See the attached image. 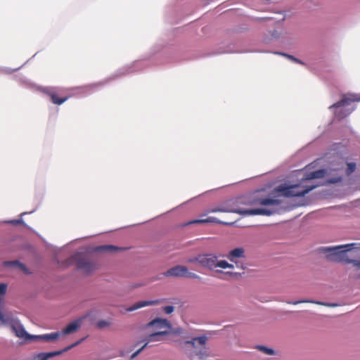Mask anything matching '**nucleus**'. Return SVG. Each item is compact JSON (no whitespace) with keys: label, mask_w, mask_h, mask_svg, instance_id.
Instances as JSON below:
<instances>
[{"label":"nucleus","mask_w":360,"mask_h":360,"mask_svg":"<svg viewBox=\"0 0 360 360\" xmlns=\"http://www.w3.org/2000/svg\"><path fill=\"white\" fill-rule=\"evenodd\" d=\"M304 301H297V302H293L294 304H297L298 303H301V302H303Z\"/></svg>","instance_id":"72a5a7b5"},{"label":"nucleus","mask_w":360,"mask_h":360,"mask_svg":"<svg viewBox=\"0 0 360 360\" xmlns=\"http://www.w3.org/2000/svg\"><path fill=\"white\" fill-rule=\"evenodd\" d=\"M352 110H347L346 112H343L342 110H341L338 114L337 117L339 120L343 119L344 117H347L348 115L351 113Z\"/></svg>","instance_id":"393cba45"},{"label":"nucleus","mask_w":360,"mask_h":360,"mask_svg":"<svg viewBox=\"0 0 360 360\" xmlns=\"http://www.w3.org/2000/svg\"><path fill=\"white\" fill-rule=\"evenodd\" d=\"M41 91L50 97L51 101L53 104L58 105L65 103L70 97L65 93V89L61 88L45 87L42 89Z\"/></svg>","instance_id":"6e6552de"},{"label":"nucleus","mask_w":360,"mask_h":360,"mask_svg":"<svg viewBox=\"0 0 360 360\" xmlns=\"http://www.w3.org/2000/svg\"><path fill=\"white\" fill-rule=\"evenodd\" d=\"M352 275L355 278H360V261L359 260H352Z\"/></svg>","instance_id":"aec40b11"},{"label":"nucleus","mask_w":360,"mask_h":360,"mask_svg":"<svg viewBox=\"0 0 360 360\" xmlns=\"http://www.w3.org/2000/svg\"><path fill=\"white\" fill-rule=\"evenodd\" d=\"M341 181V178H340V177H339V178H338V179H333V180L330 181V182H332V183H336V182H338V181Z\"/></svg>","instance_id":"2f4dec72"},{"label":"nucleus","mask_w":360,"mask_h":360,"mask_svg":"<svg viewBox=\"0 0 360 360\" xmlns=\"http://www.w3.org/2000/svg\"><path fill=\"white\" fill-rule=\"evenodd\" d=\"M347 167L346 169V174L347 176L350 175L352 173H353L356 169V163L354 162H349L347 164Z\"/></svg>","instance_id":"5701e85b"},{"label":"nucleus","mask_w":360,"mask_h":360,"mask_svg":"<svg viewBox=\"0 0 360 360\" xmlns=\"http://www.w3.org/2000/svg\"><path fill=\"white\" fill-rule=\"evenodd\" d=\"M111 322L108 320H100L96 323V327L99 329H103L109 327Z\"/></svg>","instance_id":"4be33fe9"},{"label":"nucleus","mask_w":360,"mask_h":360,"mask_svg":"<svg viewBox=\"0 0 360 360\" xmlns=\"http://www.w3.org/2000/svg\"><path fill=\"white\" fill-rule=\"evenodd\" d=\"M4 264L6 266H11V267H13V268H17V269H19L23 271H25L27 270V268H26L25 265H24L23 264L20 263L18 260L5 262L4 263Z\"/></svg>","instance_id":"a211bd4d"},{"label":"nucleus","mask_w":360,"mask_h":360,"mask_svg":"<svg viewBox=\"0 0 360 360\" xmlns=\"http://www.w3.org/2000/svg\"><path fill=\"white\" fill-rule=\"evenodd\" d=\"M278 54L283 55V56H285L286 58L290 59L293 62L303 64V63L300 60L295 58L293 56H291V55H289L287 53H278Z\"/></svg>","instance_id":"b1692460"},{"label":"nucleus","mask_w":360,"mask_h":360,"mask_svg":"<svg viewBox=\"0 0 360 360\" xmlns=\"http://www.w3.org/2000/svg\"><path fill=\"white\" fill-rule=\"evenodd\" d=\"M326 174V171L324 169H319L316 170L312 172H310L307 175V176L304 179H302V181L304 180H310V179H320L324 176Z\"/></svg>","instance_id":"f3484780"},{"label":"nucleus","mask_w":360,"mask_h":360,"mask_svg":"<svg viewBox=\"0 0 360 360\" xmlns=\"http://www.w3.org/2000/svg\"><path fill=\"white\" fill-rule=\"evenodd\" d=\"M199 258H200V255L197 257L188 259V262H190V263L198 262L200 264Z\"/></svg>","instance_id":"c85d7f7f"},{"label":"nucleus","mask_w":360,"mask_h":360,"mask_svg":"<svg viewBox=\"0 0 360 360\" xmlns=\"http://www.w3.org/2000/svg\"><path fill=\"white\" fill-rule=\"evenodd\" d=\"M7 284L1 283H0V292H6L7 290Z\"/></svg>","instance_id":"c756f323"},{"label":"nucleus","mask_w":360,"mask_h":360,"mask_svg":"<svg viewBox=\"0 0 360 360\" xmlns=\"http://www.w3.org/2000/svg\"><path fill=\"white\" fill-rule=\"evenodd\" d=\"M158 302V300H141L136 302L132 306L127 309V311H132L140 309L141 307H144L148 305L156 304Z\"/></svg>","instance_id":"dca6fc26"},{"label":"nucleus","mask_w":360,"mask_h":360,"mask_svg":"<svg viewBox=\"0 0 360 360\" xmlns=\"http://www.w3.org/2000/svg\"><path fill=\"white\" fill-rule=\"evenodd\" d=\"M360 101V95L356 94H349L348 96H343L342 98L338 102L334 103L333 105L330 107V108H338L340 107H343L345 105H349L352 102H359Z\"/></svg>","instance_id":"f8f14e48"},{"label":"nucleus","mask_w":360,"mask_h":360,"mask_svg":"<svg viewBox=\"0 0 360 360\" xmlns=\"http://www.w3.org/2000/svg\"><path fill=\"white\" fill-rule=\"evenodd\" d=\"M163 311L166 314H171L174 311V307L172 306H167L163 307Z\"/></svg>","instance_id":"bb28decb"},{"label":"nucleus","mask_w":360,"mask_h":360,"mask_svg":"<svg viewBox=\"0 0 360 360\" xmlns=\"http://www.w3.org/2000/svg\"><path fill=\"white\" fill-rule=\"evenodd\" d=\"M89 316L90 312H88L84 316L72 321L65 328H64L61 332H60V335H68L76 332L80 328L83 321Z\"/></svg>","instance_id":"9d476101"},{"label":"nucleus","mask_w":360,"mask_h":360,"mask_svg":"<svg viewBox=\"0 0 360 360\" xmlns=\"http://www.w3.org/2000/svg\"><path fill=\"white\" fill-rule=\"evenodd\" d=\"M316 303L319 304L328 306V307H336V306L339 305L338 304H330V303H323V302H317Z\"/></svg>","instance_id":"7c9ffc66"},{"label":"nucleus","mask_w":360,"mask_h":360,"mask_svg":"<svg viewBox=\"0 0 360 360\" xmlns=\"http://www.w3.org/2000/svg\"><path fill=\"white\" fill-rule=\"evenodd\" d=\"M206 341L207 338L202 336L185 342L186 352L191 359H203L209 356L205 346Z\"/></svg>","instance_id":"39448f33"},{"label":"nucleus","mask_w":360,"mask_h":360,"mask_svg":"<svg viewBox=\"0 0 360 360\" xmlns=\"http://www.w3.org/2000/svg\"><path fill=\"white\" fill-rule=\"evenodd\" d=\"M81 342H82V340H79V341L73 343L70 346L65 347V349H63L62 350L51 352H46V353H44V352L39 353L38 354L36 355L35 360H48L50 358L54 357L56 356H58V355L63 354V352L68 351L71 348L79 345Z\"/></svg>","instance_id":"9b49d317"},{"label":"nucleus","mask_w":360,"mask_h":360,"mask_svg":"<svg viewBox=\"0 0 360 360\" xmlns=\"http://www.w3.org/2000/svg\"><path fill=\"white\" fill-rule=\"evenodd\" d=\"M8 224H13V225H18L23 223V221L22 219H14L8 221Z\"/></svg>","instance_id":"cd10ccee"},{"label":"nucleus","mask_w":360,"mask_h":360,"mask_svg":"<svg viewBox=\"0 0 360 360\" xmlns=\"http://www.w3.org/2000/svg\"><path fill=\"white\" fill-rule=\"evenodd\" d=\"M97 250L99 251H104V252H114L118 250H123L124 248H119L115 245H101L98 247Z\"/></svg>","instance_id":"6ab92c4d"},{"label":"nucleus","mask_w":360,"mask_h":360,"mask_svg":"<svg viewBox=\"0 0 360 360\" xmlns=\"http://www.w3.org/2000/svg\"><path fill=\"white\" fill-rule=\"evenodd\" d=\"M245 257V249L242 247L236 248L229 251L226 255V257L231 262H234L237 259L244 258Z\"/></svg>","instance_id":"4468645a"},{"label":"nucleus","mask_w":360,"mask_h":360,"mask_svg":"<svg viewBox=\"0 0 360 360\" xmlns=\"http://www.w3.org/2000/svg\"><path fill=\"white\" fill-rule=\"evenodd\" d=\"M164 276L167 277L198 278V276L195 273L190 272L186 266L182 265H176L170 268L164 272Z\"/></svg>","instance_id":"1a4fd4ad"},{"label":"nucleus","mask_w":360,"mask_h":360,"mask_svg":"<svg viewBox=\"0 0 360 360\" xmlns=\"http://www.w3.org/2000/svg\"><path fill=\"white\" fill-rule=\"evenodd\" d=\"M256 348L264 352V354H268V355H274L275 354V352L273 349H271V348H268L265 346H262V345H258L256 347Z\"/></svg>","instance_id":"412c9836"},{"label":"nucleus","mask_w":360,"mask_h":360,"mask_svg":"<svg viewBox=\"0 0 360 360\" xmlns=\"http://www.w3.org/2000/svg\"><path fill=\"white\" fill-rule=\"evenodd\" d=\"M60 335V332H55L49 334L40 335H30L28 342L30 341H44V342H51L57 338H58Z\"/></svg>","instance_id":"ddd939ff"},{"label":"nucleus","mask_w":360,"mask_h":360,"mask_svg":"<svg viewBox=\"0 0 360 360\" xmlns=\"http://www.w3.org/2000/svg\"><path fill=\"white\" fill-rule=\"evenodd\" d=\"M219 256L214 253L200 255V265L209 270H213L217 267L221 269H233V264L226 260H219Z\"/></svg>","instance_id":"423d86ee"},{"label":"nucleus","mask_w":360,"mask_h":360,"mask_svg":"<svg viewBox=\"0 0 360 360\" xmlns=\"http://www.w3.org/2000/svg\"><path fill=\"white\" fill-rule=\"evenodd\" d=\"M224 274L234 278H238L241 277V274L237 272L227 271L224 273Z\"/></svg>","instance_id":"a878e982"},{"label":"nucleus","mask_w":360,"mask_h":360,"mask_svg":"<svg viewBox=\"0 0 360 360\" xmlns=\"http://www.w3.org/2000/svg\"><path fill=\"white\" fill-rule=\"evenodd\" d=\"M172 328L170 323L164 319H155L147 323L144 328L148 330L145 338L137 343H143V345L131 356V359H134L138 354L150 342H159L163 340V337L169 333Z\"/></svg>","instance_id":"f257e3e1"},{"label":"nucleus","mask_w":360,"mask_h":360,"mask_svg":"<svg viewBox=\"0 0 360 360\" xmlns=\"http://www.w3.org/2000/svg\"><path fill=\"white\" fill-rule=\"evenodd\" d=\"M315 188V185L307 186L302 181L297 184L280 186L279 191L285 197H302Z\"/></svg>","instance_id":"0eeeda50"},{"label":"nucleus","mask_w":360,"mask_h":360,"mask_svg":"<svg viewBox=\"0 0 360 360\" xmlns=\"http://www.w3.org/2000/svg\"><path fill=\"white\" fill-rule=\"evenodd\" d=\"M75 264L77 269L84 274H89L97 269L96 262L82 252H77L68 259L62 262L60 264L62 267H68L71 264Z\"/></svg>","instance_id":"20e7f679"},{"label":"nucleus","mask_w":360,"mask_h":360,"mask_svg":"<svg viewBox=\"0 0 360 360\" xmlns=\"http://www.w3.org/2000/svg\"><path fill=\"white\" fill-rule=\"evenodd\" d=\"M352 250H360V243H352L342 245L323 247L319 249L320 252L326 254V257L333 262L351 263L353 259L347 257V253Z\"/></svg>","instance_id":"7ed1b4c3"},{"label":"nucleus","mask_w":360,"mask_h":360,"mask_svg":"<svg viewBox=\"0 0 360 360\" xmlns=\"http://www.w3.org/2000/svg\"><path fill=\"white\" fill-rule=\"evenodd\" d=\"M141 284L138 283V284H136L134 287H133V289H135L138 286H140Z\"/></svg>","instance_id":"473e14b6"},{"label":"nucleus","mask_w":360,"mask_h":360,"mask_svg":"<svg viewBox=\"0 0 360 360\" xmlns=\"http://www.w3.org/2000/svg\"><path fill=\"white\" fill-rule=\"evenodd\" d=\"M208 223L219 224H227V223L220 221L219 219H218L216 217H208L205 219H194V220L189 221L186 222L184 224V226L195 224H208Z\"/></svg>","instance_id":"2eb2a0df"},{"label":"nucleus","mask_w":360,"mask_h":360,"mask_svg":"<svg viewBox=\"0 0 360 360\" xmlns=\"http://www.w3.org/2000/svg\"><path fill=\"white\" fill-rule=\"evenodd\" d=\"M259 204L266 207L264 208H256L250 210H236L233 208H229L226 207H217L214 208L208 209L205 213L202 216H206L209 213L212 212H234L238 213L243 215H264L270 216L278 212L281 202L278 200L264 198L259 200Z\"/></svg>","instance_id":"f03ea898"}]
</instances>
